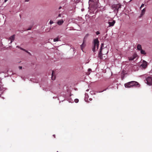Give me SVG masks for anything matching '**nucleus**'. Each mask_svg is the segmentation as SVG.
<instances>
[{
    "mask_svg": "<svg viewBox=\"0 0 152 152\" xmlns=\"http://www.w3.org/2000/svg\"><path fill=\"white\" fill-rule=\"evenodd\" d=\"M104 44L102 43L100 49V51L98 54V57L101 59H102L103 58L102 54H106L108 52L107 49L106 48H102Z\"/></svg>",
    "mask_w": 152,
    "mask_h": 152,
    "instance_id": "obj_1",
    "label": "nucleus"
},
{
    "mask_svg": "<svg viewBox=\"0 0 152 152\" xmlns=\"http://www.w3.org/2000/svg\"><path fill=\"white\" fill-rule=\"evenodd\" d=\"M124 86L126 88H130L134 86H137V87H139L140 85L136 81H131L124 84Z\"/></svg>",
    "mask_w": 152,
    "mask_h": 152,
    "instance_id": "obj_2",
    "label": "nucleus"
},
{
    "mask_svg": "<svg viewBox=\"0 0 152 152\" xmlns=\"http://www.w3.org/2000/svg\"><path fill=\"white\" fill-rule=\"evenodd\" d=\"M94 47L92 49L93 52L95 51V49L96 48L97 49H98L99 48V41L97 39H95L94 41Z\"/></svg>",
    "mask_w": 152,
    "mask_h": 152,
    "instance_id": "obj_3",
    "label": "nucleus"
},
{
    "mask_svg": "<svg viewBox=\"0 0 152 152\" xmlns=\"http://www.w3.org/2000/svg\"><path fill=\"white\" fill-rule=\"evenodd\" d=\"M146 83L149 85H152V79L151 77H148L146 78Z\"/></svg>",
    "mask_w": 152,
    "mask_h": 152,
    "instance_id": "obj_4",
    "label": "nucleus"
},
{
    "mask_svg": "<svg viewBox=\"0 0 152 152\" xmlns=\"http://www.w3.org/2000/svg\"><path fill=\"white\" fill-rule=\"evenodd\" d=\"M141 66L144 69L147 66V62L143 60V63L141 65Z\"/></svg>",
    "mask_w": 152,
    "mask_h": 152,
    "instance_id": "obj_5",
    "label": "nucleus"
},
{
    "mask_svg": "<svg viewBox=\"0 0 152 152\" xmlns=\"http://www.w3.org/2000/svg\"><path fill=\"white\" fill-rule=\"evenodd\" d=\"M116 6H117V4H113L112 6V7L114 11L115 12L116 11L117 12H118V11L117 10V8H116Z\"/></svg>",
    "mask_w": 152,
    "mask_h": 152,
    "instance_id": "obj_6",
    "label": "nucleus"
},
{
    "mask_svg": "<svg viewBox=\"0 0 152 152\" xmlns=\"http://www.w3.org/2000/svg\"><path fill=\"white\" fill-rule=\"evenodd\" d=\"M15 35L14 34L12 35L9 38V40H11V43H12V42L14 41L15 39Z\"/></svg>",
    "mask_w": 152,
    "mask_h": 152,
    "instance_id": "obj_7",
    "label": "nucleus"
},
{
    "mask_svg": "<svg viewBox=\"0 0 152 152\" xmlns=\"http://www.w3.org/2000/svg\"><path fill=\"white\" fill-rule=\"evenodd\" d=\"M115 20H113L112 22H108V23L109 24V27L113 26L115 23Z\"/></svg>",
    "mask_w": 152,
    "mask_h": 152,
    "instance_id": "obj_8",
    "label": "nucleus"
},
{
    "mask_svg": "<svg viewBox=\"0 0 152 152\" xmlns=\"http://www.w3.org/2000/svg\"><path fill=\"white\" fill-rule=\"evenodd\" d=\"M64 22V20L62 19H61L58 20L57 22V23L58 25H61Z\"/></svg>",
    "mask_w": 152,
    "mask_h": 152,
    "instance_id": "obj_9",
    "label": "nucleus"
},
{
    "mask_svg": "<svg viewBox=\"0 0 152 152\" xmlns=\"http://www.w3.org/2000/svg\"><path fill=\"white\" fill-rule=\"evenodd\" d=\"M51 78L53 80H54L55 79V76L54 75V72L53 71H52Z\"/></svg>",
    "mask_w": 152,
    "mask_h": 152,
    "instance_id": "obj_10",
    "label": "nucleus"
},
{
    "mask_svg": "<svg viewBox=\"0 0 152 152\" xmlns=\"http://www.w3.org/2000/svg\"><path fill=\"white\" fill-rule=\"evenodd\" d=\"M85 45H86V44L85 43V41L84 40H83V42L82 44L80 46L81 49L82 50H83V48L85 46Z\"/></svg>",
    "mask_w": 152,
    "mask_h": 152,
    "instance_id": "obj_11",
    "label": "nucleus"
},
{
    "mask_svg": "<svg viewBox=\"0 0 152 152\" xmlns=\"http://www.w3.org/2000/svg\"><path fill=\"white\" fill-rule=\"evenodd\" d=\"M137 49L139 50H141L142 49V47L141 45L140 44H138L137 45Z\"/></svg>",
    "mask_w": 152,
    "mask_h": 152,
    "instance_id": "obj_12",
    "label": "nucleus"
},
{
    "mask_svg": "<svg viewBox=\"0 0 152 152\" xmlns=\"http://www.w3.org/2000/svg\"><path fill=\"white\" fill-rule=\"evenodd\" d=\"M145 8H144L142 10L141 13V15H140L141 16H142L144 14V13H145Z\"/></svg>",
    "mask_w": 152,
    "mask_h": 152,
    "instance_id": "obj_13",
    "label": "nucleus"
},
{
    "mask_svg": "<svg viewBox=\"0 0 152 152\" xmlns=\"http://www.w3.org/2000/svg\"><path fill=\"white\" fill-rule=\"evenodd\" d=\"M16 47L20 48V49H21V50H23L24 51H25L27 52V53H28L29 54L30 53L29 52H28V51H27L26 50L24 49H23V48H20V47H19L18 46H17Z\"/></svg>",
    "mask_w": 152,
    "mask_h": 152,
    "instance_id": "obj_14",
    "label": "nucleus"
},
{
    "mask_svg": "<svg viewBox=\"0 0 152 152\" xmlns=\"http://www.w3.org/2000/svg\"><path fill=\"white\" fill-rule=\"evenodd\" d=\"M116 4L117 5V6H116V8H117V10H118L119 9L121 8V5L119 4Z\"/></svg>",
    "mask_w": 152,
    "mask_h": 152,
    "instance_id": "obj_15",
    "label": "nucleus"
},
{
    "mask_svg": "<svg viewBox=\"0 0 152 152\" xmlns=\"http://www.w3.org/2000/svg\"><path fill=\"white\" fill-rule=\"evenodd\" d=\"M140 53L141 54L144 55H145L146 54V53L145 52V51L142 49L140 50Z\"/></svg>",
    "mask_w": 152,
    "mask_h": 152,
    "instance_id": "obj_16",
    "label": "nucleus"
},
{
    "mask_svg": "<svg viewBox=\"0 0 152 152\" xmlns=\"http://www.w3.org/2000/svg\"><path fill=\"white\" fill-rule=\"evenodd\" d=\"M53 41L54 42H57L59 41V38L58 37L55 38H54L53 39Z\"/></svg>",
    "mask_w": 152,
    "mask_h": 152,
    "instance_id": "obj_17",
    "label": "nucleus"
},
{
    "mask_svg": "<svg viewBox=\"0 0 152 152\" xmlns=\"http://www.w3.org/2000/svg\"><path fill=\"white\" fill-rule=\"evenodd\" d=\"M135 58V57H131L129 58V60L132 61Z\"/></svg>",
    "mask_w": 152,
    "mask_h": 152,
    "instance_id": "obj_18",
    "label": "nucleus"
},
{
    "mask_svg": "<svg viewBox=\"0 0 152 152\" xmlns=\"http://www.w3.org/2000/svg\"><path fill=\"white\" fill-rule=\"evenodd\" d=\"M75 101L76 103H77L79 101V100L78 99H75Z\"/></svg>",
    "mask_w": 152,
    "mask_h": 152,
    "instance_id": "obj_19",
    "label": "nucleus"
},
{
    "mask_svg": "<svg viewBox=\"0 0 152 152\" xmlns=\"http://www.w3.org/2000/svg\"><path fill=\"white\" fill-rule=\"evenodd\" d=\"M144 6V4H142L140 7V9H141L142 7H143Z\"/></svg>",
    "mask_w": 152,
    "mask_h": 152,
    "instance_id": "obj_20",
    "label": "nucleus"
},
{
    "mask_svg": "<svg viewBox=\"0 0 152 152\" xmlns=\"http://www.w3.org/2000/svg\"><path fill=\"white\" fill-rule=\"evenodd\" d=\"M32 27V26H30L29 28H28V29H27L26 30H31V28Z\"/></svg>",
    "mask_w": 152,
    "mask_h": 152,
    "instance_id": "obj_21",
    "label": "nucleus"
},
{
    "mask_svg": "<svg viewBox=\"0 0 152 152\" xmlns=\"http://www.w3.org/2000/svg\"><path fill=\"white\" fill-rule=\"evenodd\" d=\"M74 1L76 3H78L79 2L80 0H74Z\"/></svg>",
    "mask_w": 152,
    "mask_h": 152,
    "instance_id": "obj_22",
    "label": "nucleus"
},
{
    "mask_svg": "<svg viewBox=\"0 0 152 152\" xmlns=\"http://www.w3.org/2000/svg\"><path fill=\"white\" fill-rule=\"evenodd\" d=\"M53 21L50 20V23L51 24H53Z\"/></svg>",
    "mask_w": 152,
    "mask_h": 152,
    "instance_id": "obj_23",
    "label": "nucleus"
},
{
    "mask_svg": "<svg viewBox=\"0 0 152 152\" xmlns=\"http://www.w3.org/2000/svg\"><path fill=\"white\" fill-rule=\"evenodd\" d=\"M96 35H99L100 34V32L99 31H97L96 32Z\"/></svg>",
    "mask_w": 152,
    "mask_h": 152,
    "instance_id": "obj_24",
    "label": "nucleus"
},
{
    "mask_svg": "<svg viewBox=\"0 0 152 152\" xmlns=\"http://www.w3.org/2000/svg\"><path fill=\"white\" fill-rule=\"evenodd\" d=\"M61 15V14H59L58 15V17H62Z\"/></svg>",
    "mask_w": 152,
    "mask_h": 152,
    "instance_id": "obj_25",
    "label": "nucleus"
},
{
    "mask_svg": "<svg viewBox=\"0 0 152 152\" xmlns=\"http://www.w3.org/2000/svg\"><path fill=\"white\" fill-rule=\"evenodd\" d=\"M19 69H22V67L21 66H19Z\"/></svg>",
    "mask_w": 152,
    "mask_h": 152,
    "instance_id": "obj_26",
    "label": "nucleus"
},
{
    "mask_svg": "<svg viewBox=\"0 0 152 152\" xmlns=\"http://www.w3.org/2000/svg\"><path fill=\"white\" fill-rule=\"evenodd\" d=\"M88 71H91V69H88Z\"/></svg>",
    "mask_w": 152,
    "mask_h": 152,
    "instance_id": "obj_27",
    "label": "nucleus"
},
{
    "mask_svg": "<svg viewBox=\"0 0 152 152\" xmlns=\"http://www.w3.org/2000/svg\"><path fill=\"white\" fill-rule=\"evenodd\" d=\"M29 0H25V2H28L29 1Z\"/></svg>",
    "mask_w": 152,
    "mask_h": 152,
    "instance_id": "obj_28",
    "label": "nucleus"
},
{
    "mask_svg": "<svg viewBox=\"0 0 152 152\" xmlns=\"http://www.w3.org/2000/svg\"><path fill=\"white\" fill-rule=\"evenodd\" d=\"M53 137H54V138H55L56 137V135H55V134H53Z\"/></svg>",
    "mask_w": 152,
    "mask_h": 152,
    "instance_id": "obj_29",
    "label": "nucleus"
},
{
    "mask_svg": "<svg viewBox=\"0 0 152 152\" xmlns=\"http://www.w3.org/2000/svg\"><path fill=\"white\" fill-rule=\"evenodd\" d=\"M91 1L92 2V1H91V0H89V3H91Z\"/></svg>",
    "mask_w": 152,
    "mask_h": 152,
    "instance_id": "obj_30",
    "label": "nucleus"
},
{
    "mask_svg": "<svg viewBox=\"0 0 152 152\" xmlns=\"http://www.w3.org/2000/svg\"><path fill=\"white\" fill-rule=\"evenodd\" d=\"M61 7H59L58 9H59V10H60V9H61Z\"/></svg>",
    "mask_w": 152,
    "mask_h": 152,
    "instance_id": "obj_31",
    "label": "nucleus"
},
{
    "mask_svg": "<svg viewBox=\"0 0 152 152\" xmlns=\"http://www.w3.org/2000/svg\"><path fill=\"white\" fill-rule=\"evenodd\" d=\"M7 0H5L4 1V2H6L7 1Z\"/></svg>",
    "mask_w": 152,
    "mask_h": 152,
    "instance_id": "obj_32",
    "label": "nucleus"
},
{
    "mask_svg": "<svg viewBox=\"0 0 152 152\" xmlns=\"http://www.w3.org/2000/svg\"><path fill=\"white\" fill-rule=\"evenodd\" d=\"M1 82V79L0 78V83Z\"/></svg>",
    "mask_w": 152,
    "mask_h": 152,
    "instance_id": "obj_33",
    "label": "nucleus"
},
{
    "mask_svg": "<svg viewBox=\"0 0 152 152\" xmlns=\"http://www.w3.org/2000/svg\"><path fill=\"white\" fill-rule=\"evenodd\" d=\"M106 90V89H105V90H104L103 91H105Z\"/></svg>",
    "mask_w": 152,
    "mask_h": 152,
    "instance_id": "obj_34",
    "label": "nucleus"
},
{
    "mask_svg": "<svg viewBox=\"0 0 152 152\" xmlns=\"http://www.w3.org/2000/svg\"><path fill=\"white\" fill-rule=\"evenodd\" d=\"M50 29H49V30L48 31H50Z\"/></svg>",
    "mask_w": 152,
    "mask_h": 152,
    "instance_id": "obj_35",
    "label": "nucleus"
},
{
    "mask_svg": "<svg viewBox=\"0 0 152 152\" xmlns=\"http://www.w3.org/2000/svg\"><path fill=\"white\" fill-rule=\"evenodd\" d=\"M132 0H130V1H132Z\"/></svg>",
    "mask_w": 152,
    "mask_h": 152,
    "instance_id": "obj_36",
    "label": "nucleus"
}]
</instances>
